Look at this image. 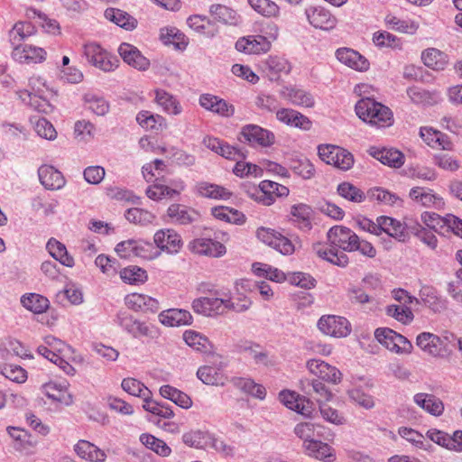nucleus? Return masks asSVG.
Masks as SVG:
<instances>
[{
  "mask_svg": "<svg viewBox=\"0 0 462 462\" xmlns=\"http://www.w3.org/2000/svg\"><path fill=\"white\" fill-rule=\"evenodd\" d=\"M327 236L331 247L319 248L317 254L334 265L346 267L349 260L345 252H355L357 235L348 227L334 226Z\"/></svg>",
  "mask_w": 462,
  "mask_h": 462,
  "instance_id": "nucleus-1",
  "label": "nucleus"
},
{
  "mask_svg": "<svg viewBox=\"0 0 462 462\" xmlns=\"http://www.w3.org/2000/svg\"><path fill=\"white\" fill-rule=\"evenodd\" d=\"M355 110L362 121L371 125L387 127L393 122L390 108L369 97L360 99L356 104Z\"/></svg>",
  "mask_w": 462,
  "mask_h": 462,
  "instance_id": "nucleus-2",
  "label": "nucleus"
},
{
  "mask_svg": "<svg viewBox=\"0 0 462 462\" xmlns=\"http://www.w3.org/2000/svg\"><path fill=\"white\" fill-rule=\"evenodd\" d=\"M83 54L89 64L104 72L114 71L119 64L116 56L97 42L86 43L83 47Z\"/></svg>",
  "mask_w": 462,
  "mask_h": 462,
  "instance_id": "nucleus-3",
  "label": "nucleus"
},
{
  "mask_svg": "<svg viewBox=\"0 0 462 462\" xmlns=\"http://www.w3.org/2000/svg\"><path fill=\"white\" fill-rule=\"evenodd\" d=\"M318 154L325 163L341 171H348L354 165V156L347 150L334 144H319Z\"/></svg>",
  "mask_w": 462,
  "mask_h": 462,
  "instance_id": "nucleus-4",
  "label": "nucleus"
},
{
  "mask_svg": "<svg viewBox=\"0 0 462 462\" xmlns=\"http://www.w3.org/2000/svg\"><path fill=\"white\" fill-rule=\"evenodd\" d=\"M185 188V182L181 179L170 180L165 184L164 180L157 178L152 185L147 187L145 194L150 199L159 201L180 195Z\"/></svg>",
  "mask_w": 462,
  "mask_h": 462,
  "instance_id": "nucleus-5",
  "label": "nucleus"
},
{
  "mask_svg": "<svg viewBox=\"0 0 462 462\" xmlns=\"http://www.w3.org/2000/svg\"><path fill=\"white\" fill-rule=\"evenodd\" d=\"M116 322L125 332L134 338L142 337L153 338L156 336V330L153 326L136 319L132 315L118 313Z\"/></svg>",
  "mask_w": 462,
  "mask_h": 462,
  "instance_id": "nucleus-6",
  "label": "nucleus"
},
{
  "mask_svg": "<svg viewBox=\"0 0 462 462\" xmlns=\"http://www.w3.org/2000/svg\"><path fill=\"white\" fill-rule=\"evenodd\" d=\"M226 366V361L222 359L215 360L209 365L200 366L197 371V376L205 384L224 385L227 379L225 374Z\"/></svg>",
  "mask_w": 462,
  "mask_h": 462,
  "instance_id": "nucleus-7",
  "label": "nucleus"
},
{
  "mask_svg": "<svg viewBox=\"0 0 462 462\" xmlns=\"http://www.w3.org/2000/svg\"><path fill=\"white\" fill-rule=\"evenodd\" d=\"M318 328L323 334L334 337H346L351 331L348 320L335 315L322 316L318 321Z\"/></svg>",
  "mask_w": 462,
  "mask_h": 462,
  "instance_id": "nucleus-8",
  "label": "nucleus"
},
{
  "mask_svg": "<svg viewBox=\"0 0 462 462\" xmlns=\"http://www.w3.org/2000/svg\"><path fill=\"white\" fill-rule=\"evenodd\" d=\"M240 141L251 145L258 144L263 147L271 146L274 143V135L272 132L256 125H245L240 133Z\"/></svg>",
  "mask_w": 462,
  "mask_h": 462,
  "instance_id": "nucleus-9",
  "label": "nucleus"
},
{
  "mask_svg": "<svg viewBox=\"0 0 462 462\" xmlns=\"http://www.w3.org/2000/svg\"><path fill=\"white\" fill-rule=\"evenodd\" d=\"M309 371L319 379L332 384L342 381V373L336 367L320 359H310L307 362Z\"/></svg>",
  "mask_w": 462,
  "mask_h": 462,
  "instance_id": "nucleus-10",
  "label": "nucleus"
},
{
  "mask_svg": "<svg viewBox=\"0 0 462 462\" xmlns=\"http://www.w3.org/2000/svg\"><path fill=\"white\" fill-rule=\"evenodd\" d=\"M309 23L315 28L329 31L336 27L337 20L329 10L322 6H310L305 10Z\"/></svg>",
  "mask_w": 462,
  "mask_h": 462,
  "instance_id": "nucleus-11",
  "label": "nucleus"
},
{
  "mask_svg": "<svg viewBox=\"0 0 462 462\" xmlns=\"http://www.w3.org/2000/svg\"><path fill=\"white\" fill-rule=\"evenodd\" d=\"M118 53L122 60L135 69L145 71L150 67V60L138 50L128 42H122L118 47Z\"/></svg>",
  "mask_w": 462,
  "mask_h": 462,
  "instance_id": "nucleus-12",
  "label": "nucleus"
},
{
  "mask_svg": "<svg viewBox=\"0 0 462 462\" xmlns=\"http://www.w3.org/2000/svg\"><path fill=\"white\" fill-rule=\"evenodd\" d=\"M194 312L203 316L221 315L226 312L224 298L218 297H199L195 299L191 304Z\"/></svg>",
  "mask_w": 462,
  "mask_h": 462,
  "instance_id": "nucleus-13",
  "label": "nucleus"
},
{
  "mask_svg": "<svg viewBox=\"0 0 462 462\" xmlns=\"http://www.w3.org/2000/svg\"><path fill=\"white\" fill-rule=\"evenodd\" d=\"M153 243L161 251L168 254H176L182 246L180 236L173 229L158 230L154 234Z\"/></svg>",
  "mask_w": 462,
  "mask_h": 462,
  "instance_id": "nucleus-14",
  "label": "nucleus"
},
{
  "mask_svg": "<svg viewBox=\"0 0 462 462\" xmlns=\"http://www.w3.org/2000/svg\"><path fill=\"white\" fill-rule=\"evenodd\" d=\"M416 345L424 353L434 357L441 356L445 352L444 339L430 332L420 333L416 337Z\"/></svg>",
  "mask_w": 462,
  "mask_h": 462,
  "instance_id": "nucleus-15",
  "label": "nucleus"
},
{
  "mask_svg": "<svg viewBox=\"0 0 462 462\" xmlns=\"http://www.w3.org/2000/svg\"><path fill=\"white\" fill-rule=\"evenodd\" d=\"M407 224H411V222L402 224L401 221L391 217L380 216L378 217L379 235L383 232L391 237L404 242L407 238Z\"/></svg>",
  "mask_w": 462,
  "mask_h": 462,
  "instance_id": "nucleus-16",
  "label": "nucleus"
},
{
  "mask_svg": "<svg viewBox=\"0 0 462 462\" xmlns=\"http://www.w3.org/2000/svg\"><path fill=\"white\" fill-rule=\"evenodd\" d=\"M270 48V40L262 35L243 37L236 42V49L238 51L248 54H259L261 52H267Z\"/></svg>",
  "mask_w": 462,
  "mask_h": 462,
  "instance_id": "nucleus-17",
  "label": "nucleus"
},
{
  "mask_svg": "<svg viewBox=\"0 0 462 462\" xmlns=\"http://www.w3.org/2000/svg\"><path fill=\"white\" fill-rule=\"evenodd\" d=\"M300 384L301 391L313 397L319 404L328 402L333 397L331 391L319 379H302Z\"/></svg>",
  "mask_w": 462,
  "mask_h": 462,
  "instance_id": "nucleus-18",
  "label": "nucleus"
},
{
  "mask_svg": "<svg viewBox=\"0 0 462 462\" xmlns=\"http://www.w3.org/2000/svg\"><path fill=\"white\" fill-rule=\"evenodd\" d=\"M199 105L203 108L225 117H230L235 113L233 105L211 94L201 95L199 97Z\"/></svg>",
  "mask_w": 462,
  "mask_h": 462,
  "instance_id": "nucleus-19",
  "label": "nucleus"
},
{
  "mask_svg": "<svg viewBox=\"0 0 462 462\" xmlns=\"http://www.w3.org/2000/svg\"><path fill=\"white\" fill-rule=\"evenodd\" d=\"M125 305L134 311L152 312L159 310V301L145 294L131 293L125 299Z\"/></svg>",
  "mask_w": 462,
  "mask_h": 462,
  "instance_id": "nucleus-20",
  "label": "nucleus"
},
{
  "mask_svg": "<svg viewBox=\"0 0 462 462\" xmlns=\"http://www.w3.org/2000/svg\"><path fill=\"white\" fill-rule=\"evenodd\" d=\"M192 252L207 256L219 257L226 253L224 245L210 238H197L189 244Z\"/></svg>",
  "mask_w": 462,
  "mask_h": 462,
  "instance_id": "nucleus-21",
  "label": "nucleus"
},
{
  "mask_svg": "<svg viewBox=\"0 0 462 462\" xmlns=\"http://www.w3.org/2000/svg\"><path fill=\"white\" fill-rule=\"evenodd\" d=\"M259 189L262 195L258 199L266 206L273 204L275 197H287L289 195V189L286 186L268 180L261 181Z\"/></svg>",
  "mask_w": 462,
  "mask_h": 462,
  "instance_id": "nucleus-22",
  "label": "nucleus"
},
{
  "mask_svg": "<svg viewBox=\"0 0 462 462\" xmlns=\"http://www.w3.org/2000/svg\"><path fill=\"white\" fill-rule=\"evenodd\" d=\"M39 180L47 189H60L65 185L62 173L51 165H42L38 170Z\"/></svg>",
  "mask_w": 462,
  "mask_h": 462,
  "instance_id": "nucleus-23",
  "label": "nucleus"
},
{
  "mask_svg": "<svg viewBox=\"0 0 462 462\" xmlns=\"http://www.w3.org/2000/svg\"><path fill=\"white\" fill-rule=\"evenodd\" d=\"M336 57L341 63L356 70L365 71L369 68L368 60L359 52L352 49H338L336 51Z\"/></svg>",
  "mask_w": 462,
  "mask_h": 462,
  "instance_id": "nucleus-24",
  "label": "nucleus"
},
{
  "mask_svg": "<svg viewBox=\"0 0 462 462\" xmlns=\"http://www.w3.org/2000/svg\"><path fill=\"white\" fill-rule=\"evenodd\" d=\"M104 16L106 20L128 32L134 31L138 25V21L135 17L118 8H106Z\"/></svg>",
  "mask_w": 462,
  "mask_h": 462,
  "instance_id": "nucleus-25",
  "label": "nucleus"
},
{
  "mask_svg": "<svg viewBox=\"0 0 462 462\" xmlns=\"http://www.w3.org/2000/svg\"><path fill=\"white\" fill-rule=\"evenodd\" d=\"M410 198L426 208H439L444 205L442 198L432 189L422 187H414L410 190Z\"/></svg>",
  "mask_w": 462,
  "mask_h": 462,
  "instance_id": "nucleus-26",
  "label": "nucleus"
},
{
  "mask_svg": "<svg viewBox=\"0 0 462 462\" xmlns=\"http://www.w3.org/2000/svg\"><path fill=\"white\" fill-rule=\"evenodd\" d=\"M159 320L168 327H180L192 323V316L189 311L181 309H169L159 314Z\"/></svg>",
  "mask_w": 462,
  "mask_h": 462,
  "instance_id": "nucleus-27",
  "label": "nucleus"
},
{
  "mask_svg": "<svg viewBox=\"0 0 462 462\" xmlns=\"http://www.w3.org/2000/svg\"><path fill=\"white\" fill-rule=\"evenodd\" d=\"M369 154L380 161L383 164L393 168H400L404 162L403 154L395 149L378 148L374 146L370 148Z\"/></svg>",
  "mask_w": 462,
  "mask_h": 462,
  "instance_id": "nucleus-28",
  "label": "nucleus"
},
{
  "mask_svg": "<svg viewBox=\"0 0 462 462\" xmlns=\"http://www.w3.org/2000/svg\"><path fill=\"white\" fill-rule=\"evenodd\" d=\"M307 456L321 460L323 462H333L336 459L334 449L321 440H315L306 443L303 448Z\"/></svg>",
  "mask_w": 462,
  "mask_h": 462,
  "instance_id": "nucleus-29",
  "label": "nucleus"
},
{
  "mask_svg": "<svg viewBox=\"0 0 462 462\" xmlns=\"http://www.w3.org/2000/svg\"><path fill=\"white\" fill-rule=\"evenodd\" d=\"M43 391L46 396L52 401L67 406L73 402L72 395L68 391V383L66 382H50L43 385Z\"/></svg>",
  "mask_w": 462,
  "mask_h": 462,
  "instance_id": "nucleus-30",
  "label": "nucleus"
},
{
  "mask_svg": "<svg viewBox=\"0 0 462 462\" xmlns=\"http://www.w3.org/2000/svg\"><path fill=\"white\" fill-rule=\"evenodd\" d=\"M276 117L279 121L287 125L298 127L302 130H308L311 126V122L307 116L293 109L282 108L277 111Z\"/></svg>",
  "mask_w": 462,
  "mask_h": 462,
  "instance_id": "nucleus-31",
  "label": "nucleus"
},
{
  "mask_svg": "<svg viewBox=\"0 0 462 462\" xmlns=\"http://www.w3.org/2000/svg\"><path fill=\"white\" fill-rule=\"evenodd\" d=\"M312 208L303 203L296 204L291 208V220L294 225L303 231H309L312 227Z\"/></svg>",
  "mask_w": 462,
  "mask_h": 462,
  "instance_id": "nucleus-32",
  "label": "nucleus"
},
{
  "mask_svg": "<svg viewBox=\"0 0 462 462\" xmlns=\"http://www.w3.org/2000/svg\"><path fill=\"white\" fill-rule=\"evenodd\" d=\"M17 95L23 103L29 106L34 111L50 114L53 110V106L49 100L40 95L33 94L26 89L19 90Z\"/></svg>",
  "mask_w": 462,
  "mask_h": 462,
  "instance_id": "nucleus-33",
  "label": "nucleus"
},
{
  "mask_svg": "<svg viewBox=\"0 0 462 462\" xmlns=\"http://www.w3.org/2000/svg\"><path fill=\"white\" fill-rule=\"evenodd\" d=\"M167 215L180 225L191 224L199 217L196 210L180 204H171L167 209Z\"/></svg>",
  "mask_w": 462,
  "mask_h": 462,
  "instance_id": "nucleus-34",
  "label": "nucleus"
},
{
  "mask_svg": "<svg viewBox=\"0 0 462 462\" xmlns=\"http://www.w3.org/2000/svg\"><path fill=\"white\" fill-rule=\"evenodd\" d=\"M196 191L199 196L212 199L227 200L232 196V193L223 186L208 181L198 182Z\"/></svg>",
  "mask_w": 462,
  "mask_h": 462,
  "instance_id": "nucleus-35",
  "label": "nucleus"
},
{
  "mask_svg": "<svg viewBox=\"0 0 462 462\" xmlns=\"http://www.w3.org/2000/svg\"><path fill=\"white\" fill-rule=\"evenodd\" d=\"M414 402L433 416H439L444 411L443 402L433 394L419 393L413 396Z\"/></svg>",
  "mask_w": 462,
  "mask_h": 462,
  "instance_id": "nucleus-36",
  "label": "nucleus"
},
{
  "mask_svg": "<svg viewBox=\"0 0 462 462\" xmlns=\"http://www.w3.org/2000/svg\"><path fill=\"white\" fill-rule=\"evenodd\" d=\"M74 449L80 457L90 462H105L106 458L104 450L87 440H79Z\"/></svg>",
  "mask_w": 462,
  "mask_h": 462,
  "instance_id": "nucleus-37",
  "label": "nucleus"
},
{
  "mask_svg": "<svg viewBox=\"0 0 462 462\" xmlns=\"http://www.w3.org/2000/svg\"><path fill=\"white\" fill-rule=\"evenodd\" d=\"M36 32L35 26L31 22H18L14 24L9 32L10 42L15 51L16 48H21L22 42Z\"/></svg>",
  "mask_w": 462,
  "mask_h": 462,
  "instance_id": "nucleus-38",
  "label": "nucleus"
},
{
  "mask_svg": "<svg viewBox=\"0 0 462 462\" xmlns=\"http://www.w3.org/2000/svg\"><path fill=\"white\" fill-rule=\"evenodd\" d=\"M46 51L42 48L23 45L13 51V57L20 62H42L45 60Z\"/></svg>",
  "mask_w": 462,
  "mask_h": 462,
  "instance_id": "nucleus-39",
  "label": "nucleus"
},
{
  "mask_svg": "<svg viewBox=\"0 0 462 462\" xmlns=\"http://www.w3.org/2000/svg\"><path fill=\"white\" fill-rule=\"evenodd\" d=\"M266 72L270 80H277L281 74H288L291 66L290 62L278 56H271L265 61Z\"/></svg>",
  "mask_w": 462,
  "mask_h": 462,
  "instance_id": "nucleus-40",
  "label": "nucleus"
},
{
  "mask_svg": "<svg viewBox=\"0 0 462 462\" xmlns=\"http://www.w3.org/2000/svg\"><path fill=\"white\" fill-rule=\"evenodd\" d=\"M155 101L169 115L178 116L182 112L177 98L163 89L155 90Z\"/></svg>",
  "mask_w": 462,
  "mask_h": 462,
  "instance_id": "nucleus-41",
  "label": "nucleus"
},
{
  "mask_svg": "<svg viewBox=\"0 0 462 462\" xmlns=\"http://www.w3.org/2000/svg\"><path fill=\"white\" fill-rule=\"evenodd\" d=\"M187 23L194 31L208 37H213L217 33V28L215 23L207 16L198 14L190 15L187 19Z\"/></svg>",
  "mask_w": 462,
  "mask_h": 462,
  "instance_id": "nucleus-42",
  "label": "nucleus"
},
{
  "mask_svg": "<svg viewBox=\"0 0 462 462\" xmlns=\"http://www.w3.org/2000/svg\"><path fill=\"white\" fill-rule=\"evenodd\" d=\"M421 60L425 66L435 70H442L448 63V56L436 48H429L422 51Z\"/></svg>",
  "mask_w": 462,
  "mask_h": 462,
  "instance_id": "nucleus-43",
  "label": "nucleus"
},
{
  "mask_svg": "<svg viewBox=\"0 0 462 462\" xmlns=\"http://www.w3.org/2000/svg\"><path fill=\"white\" fill-rule=\"evenodd\" d=\"M421 300L434 312H440L446 309L445 301L438 295L437 290L429 285H423L419 293Z\"/></svg>",
  "mask_w": 462,
  "mask_h": 462,
  "instance_id": "nucleus-44",
  "label": "nucleus"
},
{
  "mask_svg": "<svg viewBox=\"0 0 462 462\" xmlns=\"http://www.w3.org/2000/svg\"><path fill=\"white\" fill-rule=\"evenodd\" d=\"M322 427L319 424L312 422H300L296 424L294 427V434L300 439L303 440L302 447L304 448L306 443H310L317 440L320 437Z\"/></svg>",
  "mask_w": 462,
  "mask_h": 462,
  "instance_id": "nucleus-45",
  "label": "nucleus"
},
{
  "mask_svg": "<svg viewBox=\"0 0 462 462\" xmlns=\"http://www.w3.org/2000/svg\"><path fill=\"white\" fill-rule=\"evenodd\" d=\"M160 394L183 409H189L192 405V401L188 394L169 384L161 386Z\"/></svg>",
  "mask_w": 462,
  "mask_h": 462,
  "instance_id": "nucleus-46",
  "label": "nucleus"
},
{
  "mask_svg": "<svg viewBox=\"0 0 462 462\" xmlns=\"http://www.w3.org/2000/svg\"><path fill=\"white\" fill-rule=\"evenodd\" d=\"M233 383L236 387L253 397L260 400L265 398V388L262 384L256 383L251 378L236 377L233 378Z\"/></svg>",
  "mask_w": 462,
  "mask_h": 462,
  "instance_id": "nucleus-47",
  "label": "nucleus"
},
{
  "mask_svg": "<svg viewBox=\"0 0 462 462\" xmlns=\"http://www.w3.org/2000/svg\"><path fill=\"white\" fill-rule=\"evenodd\" d=\"M47 249L51 255L62 265L67 267H72L74 265L73 257L68 253L66 246L60 242L51 238L47 243Z\"/></svg>",
  "mask_w": 462,
  "mask_h": 462,
  "instance_id": "nucleus-48",
  "label": "nucleus"
},
{
  "mask_svg": "<svg viewBox=\"0 0 462 462\" xmlns=\"http://www.w3.org/2000/svg\"><path fill=\"white\" fill-rule=\"evenodd\" d=\"M211 213L214 217L227 223L241 225L245 221V215L234 208L218 206L211 208Z\"/></svg>",
  "mask_w": 462,
  "mask_h": 462,
  "instance_id": "nucleus-49",
  "label": "nucleus"
},
{
  "mask_svg": "<svg viewBox=\"0 0 462 462\" xmlns=\"http://www.w3.org/2000/svg\"><path fill=\"white\" fill-rule=\"evenodd\" d=\"M186 344L195 351L207 353L210 351L211 344L207 337L194 330H186L183 333Z\"/></svg>",
  "mask_w": 462,
  "mask_h": 462,
  "instance_id": "nucleus-50",
  "label": "nucleus"
},
{
  "mask_svg": "<svg viewBox=\"0 0 462 462\" xmlns=\"http://www.w3.org/2000/svg\"><path fill=\"white\" fill-rule=\"evenodd\" d=\"M210 14L218 22L236 25L238 23L239 16L233 9L219 4L212 5L209 8Z\"/></svg>",
  "mask_w": 462,
  "mask_h": 462,
  "instance_id": "nucleus-51",
  "label": "nucleus"
},
{
  "mask_svg": "<svg viewBox=\"0 0 462 462\" xmlns=\"http://www.w3.org/2000/svg\"><path fill=\"white\" fill-rule=\"evenodd\" d=\"M84 102L86 108L98 116L109 112V102L104 97L88 93L84 96Z\"/></svg>",
  "mask_w": 462,
  "mask_h": 462,
  "instance_id": "nucleus-52",
  "label": "nucleus"
},
{
  "mask_svg": "<svg viewBox=\"0 0 462 462\" xmlns=\"http://www.w3.org/2000/svg\"><path fill=\"white\" fill-rule=\"evenodd\" d=\"M21 302L25 309L37 314L45 312L50 306L49 300L37 293H30L22 296Z\"/></svg>",
  "mask_w": 462,
  "mask_h": 462,
  "instance_id": "nucleus-53",
  "label": "nucleus"
},
{
  "mask_svg": "<svg viewBox=\"0 0 462 462\" xmlns=\"http://www.w3.org/2000/svg\"><path fill=\"white\" fill-rule=\"evenodd\" d=\"M30 123L40 137L46 140H54L57 137V132L54 126L44 117L32 116L30 117Z\"/></svg>",
  "mask_w": 462,
  "mask_h": 462,
  "instance_id": "nucleus-54",
  "label": "nucleus"
},
{
  "mask_svg": "<svg viewBox=\"0 0 462 462\" xmlns=\"http://www.w3.org/2000/svg\"><path fill=\"white\" fill-rule=\"evenodd\" d=\"M119 274L120 278L128 284H141L147 281L146 271L136 265H130L122 269Z\"/></svg>",
  "mask_w": 462,
  "mask_h": 462,
  "instance_id": "nucleus-55",
  "label": "nucleus"
},
{
  "mask_svg": "<svg viewBox=\"0 0 462 462\" xmlns=\"http://www.w3.org/2000/svg\"><path fill=\"white\" fill-rule=\"evenodd\" d=\"M337 190L340 197L354 203H362L366 198L363 190L346 181L340 183Z\"/></svg>",
  "mask_w": 462,
  "mask_h": 462,
  "instance_id": "nucleus-56",
  "label": "nucleus"
},
{
  "mask_svg": "<svg viewBox=\"0 0 462 462\" xmlns=\"http://www.w3.org/2000/svg\"><path fill=\"white\" fill-rule=\"evenodd\" d=\"M140 441L146 448L154 451L161 457L170 456L171 449V448L162 439L155 438L154 436L147 433L140 435Z\"/></svg>",
  "mask_w": 462,
  "mask_h": 462,
  "instance_id": "nucleus-57",
  "label": "nucleus"
},
{
  "mask_svg": "<svg viewBox=\"0 0 462 462\" xmlns=\"http://www.w3.org/2000/svg\"><path fill=\"white\" fill-rule=\"evenodd\" d=\"M210 437L211 434L197 430L184 433L182 440L189 447L196 448H208Z\"/></svg>",
  "mask_w": 462,
  "mask_h": 462,
  "instance_id": "nucleus-58",
  "label": "nucleus"
},
{
  "mask_svg": "<svg viewBox=\"0 0 462 462\" xmlns=\"http://www.w3.org/2000/svg\"><path fill=\"white\" fill-rule=\"evenodd\" d=\"M407 229L414 234L421 242L427 245L430 248L435 249L438 245V239L432 231L422 227L417 222L407 224Z\"/></svg>",
  "mask_w": 462,
  "mask_h": 462,
  "instance_id": "nucleus-59",
  "label": "nucleus"
},
{
  "mask_svg": "<svg viewBox=\"0 0 462 462\" xmlns=\"http://www.w3.org/2000/svg\"><path fill=\"white\" fill-rule=\"evenodd\" d=\"M242 353H246L252 357L256 364L267 365L268 355L266 352L260 350V346L250 341L241 342L237 346Z\"/></svg>",
  "mask_w": 462,
  "mask_h": 462,
  "instance_id": "nucleus-60",
  "label": "nucleus"
},
{
  "mask_svg": "<svg viewBox=\"0 0 462 462\" xmlns=\"http://www.w3.org/2000/svg\"><path fill=\"white\" fill-rule=\"evenodd\" d=\"M407 95L411 101L417 105H431L435 102V94L418 86L407 88Z\"/></svg>",
  "mask_w": 462,
  "mask_h": 462,
  "instance_id": "nucleus-61",
  "label": "nucleus"
},
{
  "mask_svg": "<svg viewBox=\"0 0 462 462\" xmlns=\"http://www.w3.org/2000/svg\"><path fill=\"white\" fill-rule=\"evenodd\" d=\"M125 217L129 222L142 226L149 225L155 219V216L152 212L139 208L127 209Z\"/></svg>",
  "mask_w": 462,
  "mask_h": 462,
  "instance_id": "nucleus-62",
  "label": "nucleus"
},
{
  "mask_svg": "<svg viewBox=\"0 0 462 462\" xmlns=\"http://www.w3.org/2000/svg\"><path fill=\"white\" fill-rule=\"evenodd\" d=\"M248 3L254 11L265 17L279 15V6L271 0H248Z\"/></svg>",
  "mask_w": 462,
  "mask_h": 462,
  "instance_id": "nucleus-63",
  "label": "nucleus"
},
{
  "mask_svg": "<svg viewBox=\"0 0 462 462\" xmlns=\"http://www.w3.org/2000/svg\"><path fill=\"white\" fill-rule=\"evenodd\" d=\"M287 97L289 100L296 106L305 107H311L314 106L313 96L304 89L291 88L288 89Z\"/></svg>",
  "mask_w": 462,
  "mask_h": 462,
  "instance_id": "nucleus-64",
  "label": "nucleus"
}]
</instances>
